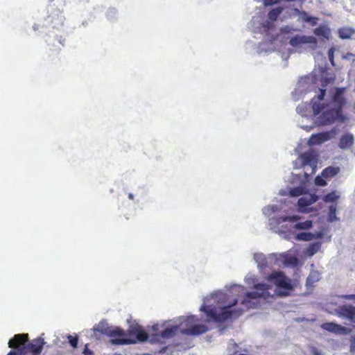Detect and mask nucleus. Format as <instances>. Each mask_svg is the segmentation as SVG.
<instances>
[{"instance_id": "34", "label": "nucleus", "mask_w": 355, "mask_h": 355, "mask_svg": "<svg viewBox=\"0 0 355 355\" xmlns=\"http://www.w3.org/2000/svg\"><path fill=\"white\" fill-rule=\"evenodd\" d=\"M83 354L84 355H94V352L88 348V345H85Z\"/></svg>"}, {"instance_id": "19", "label": "nucleus", "mask_w": 355, "mask_h": 355, "mask_svg": "<svg viewBox=\"0 0 355 355\" xmlns=\"http://www.w3.org/2000/svg\"><path fill=\"white\" fill-rule=\"evenodd\" d=\"M354 33L355 31L349 28H342L338 31V35L341 39H349Z\"/></svg>"}, {"instance_id": "4", "label": "nucleus", "mask_w": 355, "mask_h": 355, "mask_svg": "<svg viewBox=\"0 0 355 355\" xmlns=\"http://www.w3.org/2000/svg\"><path fill=\"white\" fill-rule=\"evenodd\" d=\"M272 288L266 284H258L254 287V291L252 292H247L245 295L244 299L241 302L247 309H255L258 306L257 300L262 298L266 301H270L273 298V295H270L269 290Z\"/></svg>"}, {"instance_id": "22", "label": "nucleus", "mask_w": 355, "mask_h": 355, "mask_svg": "<svg viewBox=\"0 0 355 355\" xmlns=\"http://www.w3.org/2000/svg\"><path fill=\"white\" fill-rule=\"evenodd\" d=\"M336 205L329 206V211L327 219L329 222L332 223L338 220V218L336 217Z\"/></svg>"}, {"instance_id": "8", "label": "nucleus", "mask_w": 355, "mask_h": 355, "mask_svg": "<svg viewBox=\"0 0 355 355\" xmlns=\"http://www.w3.org/2000/svg\"><path fill=\"white\" fill-rule=\"evenodd\" d=\"M94 330L109 336H124L125 332L119 327H108L105 322H101L95 327Z\"/></svg>"}, {"instance_id": "10", "label": "nucleus", "mask_w": 355, "mask_h": 355, "mask_svg": "<svg viewBox=\"0 0 355 355\" xmlns=\"http://www.w3.org/2000/svg\"><path fill=\"white\" fill-rule=\"evenodd\" d=\"M345 87H337L332 96V102L336 109L342 111L343 107L346 104V98H345Z\"/></svg>"}, {"instance_id": "2", "label": "nucleus", "mask_w": 355, "mask_h": 355, "mask_svg": "<svg viewBox=\"0 0 355 355\" xmlns=\"http://www.w3.org/2000/svg\"><path fill=\"white\" fill-rule=\"evenodd\" d=\"M28 334H16L8 342L10 348L18 349L20 354L32 352L33 354L40 355L44 345V340L41 338L33 339L28 343Z\"/></svg>"}, {"instance_id": "26", "label": "nucleus", "mask_w": 355, "mask_h": 355, "mask_svg": "<svg viewBox=\"0 0 355 355\" xmlns=\"http://www.w3.org/2000/svg\"><path fill=\"white\" fill-rule=\"evenodd\" d=\"M295 11L299 13L301 19L305 22H311L315 19L314 17L309 16L305 11H300L298 9H295Z\"/></svg>"}, {"instance_id": "36", "label": "nucleus", "mask_w": 355, "mask_h": 355, "mask_svg": "<svg viewBox=\"0 0 355 355\" xmlns=\"http://www.w3.org/2000/svg\"><path fill=\"white\" fill-rule=\"evenodd\" d=\"M311 352L312 355H322L321 352L314 347H311Z\"/></svg>"}, {"instance_id": "7", "label": "nucleus", "mask_w": 355, "mask_h": 355, "mask_svg": "<svg viewBox=\"0 0 355 355\" xmlns=\"http://www.w3.org/2000/svg\"><path fill=\"white\" fill-rule=\"evenodd\" d=\"M197 320L198 319H196L194 315L188 316L183 322H181L180 325H174L164 329L161 331L160 336L163 338H172L177 334L178 331H180V329H182L180 326H182L183 324H185L186 326H189V324H191Z\"/></svg>"}, {"instance_id": "16", "label": "nucleus", "mask_w": 355, "mask_h": 355, "mask_svg": "<svg viewBox=\"0 0 355 355\" xmlns=\"http://www.w3.org/2000/svg\"><path fill=\"white\" fill-rule=\"evenodd\" d=\"M322 329L336 334H343L346 331V328L340 324L334 322H325L321 325Z\"/></svg>"}, {"instance_id": "24", "label": "nucleus", "mask_w": 355, "mask_h": 355, "mask_svg": "<svg viewBox=\"0 0 355 355\" xmlns=\"http://www.w3.org/2000/svg\"><path fill=\"white\" fill-rule=\"evenodd\" d=\"M296 240L309 241L313 239V234L311 232L298 233L295 236Z\"/></svg>"}, {"instance_id": "27", "label": "nucleus", "mask_w": 355, "mask_h": 355, "mask_svg": "<svg viewBox=\"0 0 355 355\" xmlns=\"http://www.w3.org/2000/svg\"><path fill=\"white\" fill-rule=\"evenodd\" d=\"M300 219V217L298 216H281L278 218L279 223H283V222H295Z\"/></svg>"}, {"instance_id": "37", "label": "nucleus", "mask_w": 355, "mask_h": 355, "mask_svg": "<svg viewBox=\"0 0 355 355\" xmlns=\"http://www.w3.org/2000/svg\"><path fill=\"white\" fill-rule=\"evenodd\" d=\"M266 6L272 5L279 1V0H263Z\"/></svg>"}, {"instance_id": "15", "label": "nucleus", "mask_w": 355, "mask_h": 355, "mask_svg": "<svg viewBox=\"0 0 355 355\" xmlns=\"http://www.w3.org/2000/svg\"><path fill=\"white\" fill-rule=\"evenodd\" d=\"M354 142V138L353 135L350 133H346L341 136L338 146L340 149H349L350 148Z\"/></svg>"}, {"instance_id": "6", "label": "nucleus", "mask_w": 355, "mask_h": 355, "mask_svg": "<svg viewBox=\"0 0 355 355\" xmlns=\"http://www.w3.org/2000/svg\"><path fill=\"white\" fill-rule=\"evenodd\" d=\"M129 334H134L136 336V340L130 338H113L110 340V343L114 345H128L135 343L137 340L146 341L148 336L146 332L139 326L135 327L128 331Z\"/></svg>"}, {"instance_id": "30", "label": "nucleus", "mask_w": 355, "mask_h": 355, "mask_svg": "<svg viewBox=\"0 0 355 355\" xmlns=\"http://www.w3.org/2000/svg\"><path fill=\"white\" fill-rule=\"evenodd\" d=\"M319 248L320 245L318 243H311L308 248V252L310 255H313L318 252Z\"/></svg>"}, {"instance_id": "9", "label": "nucleus", "mask_w": 355, "mask_h": 355, "mask_svg": "<svg viewBox=\"0 0 355 355\" xmlns=\"http://www.w3.org/2000/svg\"><path fill=\"white\" fill-rule=\"evenodd\" d=\"M336 312L340 318L355 322V306L351 304L341 305L338 308Z\"/></svg>"}, {"instance_id": "11", "label": "nucleus", "mask_w": 355, "mask_h": 355, "mask_svg": "<svg viewBox=\"0 0 355 355\" xmlns=\"http://www.w3.org/2000/svg\"><path fill=\"white\" fill-rule=\"evenodd\" d=\"M289 44L295 47L304 44H311L313 45V49H315L317 46V40L313 36L297 35L291 38Z\"/></svg>"}, {"instance_id": "28", "label": "nucleus", "mask_w": 355, "mask_h": 355, "mask_svg": "<svg viewBox=\"0 0 355 355\" xmlns=\"http://www.w3.org/2000/svg\"><path fill=\"white\" fill-rule=\"evenodd\" d=\"M304 193V188L302 187H297L290 190V196L292 197L300 196Z\"/></svg>"}, {"instance_id": "29", "label": "nucleus", "mask_w": 355, "mask_h": 355, "mask_svg": "<svg viewBox=\"0 0 355 355\" xmlns=\"http://www.w3.org/2000/svg\"><path fill=\"white\" fill-rule=\"evenodd\" d=\"M67 338L69 340V343L70 345L73 348H76L78 346V337L77 336H73L71 335H69L67 336Z\"/></svg>"}, {"instance_id": "5", "label": "nucleus", "mask_w": 355, "mask_h": 355, "mask_svg": "<svg viewBox=\"0 0 355 355\" xmlns=\"http://www.w3.org/2000/svg\"><path fill=\"white\" fill-rule=\"evenodd\" d=\"M268 280L272 282L278 288L283 289V291H276L277 294L281 297L288 295L290 291L294 288L291 280L287 278L282 272H272L268 276Z\"/></svg>"}, {"instance_id": "42", "label": "nucleus", "mask_w": 355, "mask_h": 355, "mask_svg": "<svg viewBox=\"0 0 355 355\" xmlns=\"http://www.w3.org/2000/svg\"><path fill=\"white\" fill-rule=\"evenodd\" d=\"M304 128H305L306 130H310V128H309V127H307V126H306V127H305Z\"/></svg>"}, {"instance_id": "18", "label": "nucleus", "mask_w": 355, "mask_h": 355, "mask_svg": "<svg viewBox=\"0 0 355 355\" xmlns=\"http://www.w3.org/2000/svg\"><path fill=\"white\" fill-rule=\"evenodd\" d=\"M340 172L338 166H328L322 171V176L325 178H330L336 175Z\"/></svg>"}, {"instance_id": "21", "label": "nucleus", "mask_w": 355, "mask_h": 355, "mask_svg": "<svg viewBox=\"0 0 355 355\" xmlns=\"http://www.w3.org/2000/svg\"><path fill=\"white\" fill-rule=\"evenodd\" d=\"M283 8L282 7H277L272 8L269 12H268V18L271 21H276L279 16V15L282 12Z\"/></svg>"}, {"instance_id": "33", "label": "nucleus", "mask_w": 355, "mask_h": 355, "mask_svg": "<svg viewBox=\"0 0 355 355\" xmlns=\"http://www.w3.org/2000/svg\"><path fill=\"white\" fill-rule=\"evenodd\" d=\"M315 184L319 186H325L327 185V182L320 176H317L315 180Z\"/></svg>"}, {"instance_id": "40", "label": "nucleus", "mask_w": 355, "mask_h": 355, "mask_svg": "<svg viewBox=\"0 0 355 355\" xmlns=\"http://www.w3.org/2000/svg\"><path fill=\"white\" fill-rule=\"evenodd\" d=\"M7 355H17V352L13 350H11L9 352V353Z\"/></svg>"}, {"instance_id": "23", "label": "nucleus", "mask_w": 355, "mask_h": 355, "mask_svg": "<svg viewBox=\"0 0 355 355\" xmlns=\"http://www.w3.org/2000/svg\"><path fill=\"white\" fill-rule=\"evenodd\" d=\"M312 221L307 220L304 222H300L294 225L296 230H309L312 227Z\"/></svg>"}, {"instance_id": "32", "label": "nucleus", "mask_w": 355, "mask_h": 355, "mask_svg": "<svg viewBox=\"0 0 355 355\" xmlns=\"http://www.w3.org/2000/svg\"><path fill=\"white\" fill-rule=\"evenodd\" d=\"M343 59L350 60L352 62L355 61V54L352 53H347L345 55L343 56Z\"/></svg>"}, {"instance_id": "12", "label": "nucleus", "mask_w": 355, "mask_h": 355, "mask_svg": "<svg viewBox=\"0 0 355 355\" xmlns=\"http://www.w3.org/2000/svg\"><path fill=\"white\" fill-rule=\"evenodd\" d=\"M331 139V135L329 132H322L317 134H313L311 136L308 141L309 146L319 145Z\"/></svg>"}, {"instance_id": "14", "label": "nucleus", "mask_w": 355, "mask_h": 355, "mask_svg": "<svg viewBox=\"0 0 355 355\" xmlns=\"http://www.w3.org/2000/svg\"><path fill=\"white\" fill-rule=\"evenodd\" d=\"M300 158L302 161V166H310L311 167H315L317 159L316 156L313 152H304L300 155Z\"/></svg>"}, {"instance_id": "41", "label": "nucleus", "mask_w": 355, "mask_h": 355, "mask_svg": "<svg viewBox=\"0 0 355 355\" xmlns=\"http://www.w3.org/2000/svg\"><path fill=\"white\" fill-rule=\"evenodd\" d=\"M128 198L130 199V200H133L134 197H133V194L132 193H129L128 194Z\"/></svg>"}, {"instance_id": "13", "label": "nucleus", "mask_w": 355, "mask_h": 355, "mask_svg": "<svg viewBox=\"0 0 355 355\" xmlns=\"http://www.w3.org/2000/svg\"><path fill=\"white\" fill-rule=\"evenodd\" d=\"M207 327L205 324H194L185 329H180V332L185 335L198 336L207 332Z\"/></svg>"}, {"instance_id": "25", "label": "nucleus", "mask_w": 355, "mask_h": 355, "mask_svg": "<svg viewBox=\"0 0 355 355\" xmlns=\"http://www.w3.org/2000/svg\"><path fill=\"white\" fill-rule=\"evenodd\" d=\"M338 198L339 196L336 194V191H332L325 195L322 199L325 202H334Z\"/></svg>"}, {"instance_id": "20", "label": "nucleus", "mask_w": 355, "mask_h": 355, "mask_svg": "<svg viewBox=\"0 0 355 355\" xmlns=\"http://www.w3.org/2000/svg\"><path fill=\"white\" fill-rule=\"evenodd\" d=\"M313 33L318 37H329V29L325 26H319L314 29Z\"/></svg>"}, {"instance_id": "17", "label": "nucleus", "mask_w": 355, "mask_h": 355, "mask_svg": "<svg viewBox=\"0 0 355 355\" xmlns=\"http://www.w3.org/2000/svg\"><path fill=\"white\" fill-rule=\"evenodd\" d=\"M318 196L315 194H311L308 196L300 198L297 201V205L300 208H305L318 200Z\"/></svg>"}, {"instance_id": "38", "label": "nucleus", "mask_w": 355, "mask_h": 355, "mask_svg": "<svg viewBox=\"0 0 355 355\" xmlns=\"http://www.w3.org/2000/svg\"><path fill=\"white\" fill-rule=\"evenodd\" d=\"M343 298L345 300H355V294L346 295L343 297Z\"/></svg>"}, {"instance_id": "3", "label": "nucleus", "mask_w": 355, "mask_h": 355, "mask_svg": "<svg viewBox=\"0 0 355 355\" xmlns=\"http://www.w3.org/2000/svg\"><path fill=\"white\" fill-rule=\"evenodd\" d=\"M237 303L238 300L234 299L231 303L221 308V311L219 313H217L215 307H211L210 306L203 305L200 310L204 311L209 318L216 322H221L232 318H236L243 313V310L241 309H232V307Z\"/></svg>"}, {"instance_id": "39", "label": "nucleus", "mask_w": 355, "mask_h": 355, "mask_svg": "<svg viewBox=\"0 0 355 355\" xmlns=\"http://www.w3.org/2000/svg\"><path fill=\"white\" fill-rule=\"evenodd\" d=\"M272 24L269 21L266 22L263 24V26L266 29H270V28L272 26Z\"/></svg>"}, {"instance_id": "35", "label": "nucleus", "mask_w": 355, "mask_h": 355, "mask_svg": "<svg viewBox=\"0 0 355 355\" xmlns=\"http://www.w3.org/2000/svg\"><path fill=\"white\" fill-rule=\"evenodd\" d=\"M160 352L166 353V355H173V352L171 349H169L168 347H163L160 350Z\"/></svg>"}, {"instance_id": "31", "label": "nucleus", "mask_w": 355, "mask_h": 355, "mask_svg": "<svg viewBox=\"0 0 355 355\" xmlns=\"http://www.w3.org/2000/svg\"><path fill=\"white\" fill-rule=\"evenodd\" d=\"M328 58L332 66H335L334 63V48L331 47L328 51Z\"/></svg>"}, {"instance_id": "1", "label": "nucleus", "mask_w": 355, "mask_h": 355, "mask_svg": "<svg viewBox=\"0 0 355 355\" xmlns=\"http://www.w3.org/2000/svg\"><path fill=\"white\" fill-rule=\"evenodd\" d=\"M326 95L325 89H319V94L318 96H315L311 99V105L313 114L315 116L319 114L322 110V114L318 118V123L321 125H325L333 123L338 116L340 114L341 111L334 108H327L324 110L325 106L320 103V101L324 99Z\"/></svg>"}]
</instances>
